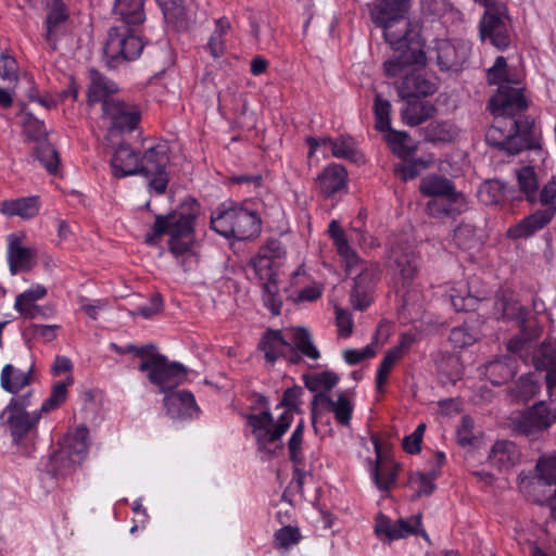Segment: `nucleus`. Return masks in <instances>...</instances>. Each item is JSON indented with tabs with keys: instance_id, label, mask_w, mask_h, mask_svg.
Masks as SVG:
<instances>
[{
	"instance_id": "obj_3",
	"label": "nucleus",
	"mask_w": 556,
	"mask_h": 556,
	"mask_svg": "<svg viewBox=\"0 0 556 556\" xmlns=\"http://www.w3.org/2000/svg\"><path fill=\"white\" fill-rule=\"evenodd\" d=\"M329 235L336 247L346 275L354 277L351 291V303L355 309H366L371 301L374 289L380 278V266L377 263L364 262L350 245L346 233L337 220L329 225Z\"/></svg>"
},
{
	"instance_id": "obj_47",
	"label": "nucleus",
	"mask_w": 556,
	"mask_h": 556,
	"mask_svg": "<svg viewBox=\"0 0 556 556\" xmlns=\"http://www.w3.org/2000/svg\"><path fill=\"white\" fill-rule=\"evenodd\" d=\"M517 180L520 190L526 194L530 202H534L538 195V179L534 168L523 166L517 172Z\"/></svg>"
},
{
	"instance_id": "obj_30",
	"label": "nucleus",
	"mask_w": 556,
	"mask_h": 556,
	"mask_svg": "<svg viewBox=\"0 0 556 556\" xmlns=\"http://www.w3.org/2000/svg\"><path fill=\"white\" fill-rule=\"evenodd\" d=\"M520 456V451L514 442L502 440L492 446L489 459L500 471H508L519 464Z\"/></svg>"
},
{
	"instance_id": "obj_22",
	"label": "nucleus",
	"mask_w": 556,
	"mask_h": 556,
	"mask_svg": "<svg viewBox=\"0 0 556 556\" xmlns=\"http://www.w3.org/2000/svg\"><path fill=\"white\" fill-rule=\"evenodd\" d=\"M469 208V202L463 192L454 187L451 192L431 199L426 206L427 213L434 218L455 217Z\"/></svg>"
},
{
	"instance_id": "obj_16",
	"label": "nucleus",
	"mask_w": 556,
	"mask_h": 556,
	"mask_svg": "<svg viewBox=\"0 0 556 556\" xmlns=\"http://www.w3.org/2000/svg\"><path fill=\"white\" fill-rule=\"evenodd\" d=\"M102 118L110 126V132L131 131L140 119L139 109L119 99L105 100L102 106Z\"/></svg>"
},
{
	"instance_id": "obj_14",
	"label": "nucleus",
	"mask_w": 556,
	"mask_h": 556,
	"mask_svg": "<svg viewBox=\"0 0 556 556\" xmlns=\"http://www.w3.org/2000/svg\"><path fill=\"white\" fill-rule=\"evenodd\" d=\"M556 422V407L552 410L544 401L533 404L514 418L515 430L536 439Z\"/></svg>"
},
{
	"instance_id": "obj_48",
	"label": "nucleus",
	"mask_w": 556,
	"mask_h": 556,
	"mask_svg": "<svg viewBox=\"0 0 556 556\" xmlns=\"http://www.w3.org/2000/svg\"><path fill=\"white\" fill-rule=\"evenodd\" d=\"M375 112V127L382 132L390 131L391 128V103L383 99L379 93L375 97L374 104Z\"/></svg>"
},
{
	"instance_id": "obj_56",
	"label": "nucleus",
	"mask_w": 556,
	"mask_h": 556,
	"mask_svg": "<svg viewBox=\"0 0 556 556\" xmlns=\"http://www.w3.org/2000/svg\"><path fill=\"white\" fill-rule=\"evenodd\" d=\"M303 391L300 387L289 388L285 391L280 403L276 406L275 412L288 410L291 413L292 421L294 413L300 404V397Z\"/></svg>"
},
{
	"instance_id": "obj_64",
	"label": "nucleus",
	"mask_w": 556,
	"mask_h": 556,
	"mask_svg": "<svg viewBox=\"0 0 556 556\" xmlns=\"http://www.w3.org/2000/svg\"><path fill=\"white\" fill-rule=\"evenodd\" d=\"M540 203L544 205V208L556 206V177H553L541 190L539 194Z\"/></svg>"
},
{
	"instance_id": "obj_55",
	"label": "nucleus",
	"mask_w": 556,
	"mask_h": 556,
	"mask_svg": "<svg viewBox=\"0 0 556 556\" xmlns=\"http://www.w3.org/2000/svg\"><path fill=\"white\" fill-rule=\"evenodd\" d=\"M478 334L467 325L454 327L450 333V341L455 348H465L476 342Z\"/></svg>"
},
{
	"instance_id": "obj_63",
	"label": "nucleus",
	"mask_w": 556,
	"mask_h": 556,
	"mask_svg": "<svg viewBox=\"0 0 556 556\" xmlns=\"http://www.w3.org/2000/svg\"><path fill=\"white\" fill-rule=\"evenodd\" d=\"M336 319L339 334L343 338L350 337L353 331V320L351 314L345 309L337 308Z\"/></svg>"
},
{
	"instance_id": "obj_50",
	"label": "nucleus",
	"mask_w": 556,
	"mask_h": 556,
	"mask_svg": "<svg viewBox=\"0 0 556 556\" xmlns=\"http://www.w3.org/2000/svg\"><path fill=\"white\" fill-rule=\"evenodd\" d=\"M323 142L327 143V151L337 159H351L354 154V142L351 138L331 139L323 137Z\"/></svg>"
},
{
	"instance_id": "obj_5",
	"label": "nucleus",
	"mask_w": 556,
	"mask_h": 556,
	"mask_svg": "<svg viewBox=\"0 0 556 556\" xmlns=\"http://www.w3.org/2000/svg\"><path fill=\"white\" fill-rule=\"evenodd\" d=\"M245 420L257 451L267 455L275 453V448L292 425L291 413L281 410L274 414L263 396L257 397V405L245 415Z\"/></svg>"
},
{
	"instance_id": "obj_43",
	"label": "nucleus",
	"mask_w": 556,
	"mask_h": 556,
	"mask_svg": "<svg viewBox=\"0 0 556 556\" xmlns=\"http://www.w3.org/2000/svg\"><path fill=\"white\" fill-rule=\"evenodd\" d=\"M339 381V377L332 371H321L305 376L306 388L317 394H328Z\"/></svg>"
},
{
	"instance_id": "obj_25",
	"label": "nucleus",
	"mask_w": 556,
	"mask_h": 556,
	"mask_svg": "<svg viewBox=\"0 0 556 556\" xmlns=\"http://www.w3.org/2000/svg\"><path fill=\"white\" fill-rule=\"evenodd\" d=\"M304 429L305 424L304 420L301 419L295 428L293 429L287 446L289 451V458L293 464L294 472L293 479L299 486L303 483V478L305 477V447H304Z\"/></svg>"
},
{
	"instance_id": "obj_8",
	"label": "nucleus",
	"mask_w": 556,
	"mask_h": 556,
	"mask_svg": "<svg viewBox=\"0 0 556 556\" xmlns=\"http://www.w3.org/2000/svg\"><path fill=\"white\" fill-rule=\"evenodd\" d=\"M211 227L225 238L247 240L261 232V218L250 203L219 204L211 215Z\"/></svg>"
},
{
	"instance_id": "obj_37",
	"label": "nucleus",
	"mask_w": 556,
	"mask_h": 556,
	"mask_svg": "<svg viewBox=\"0 0 556 556\" xmlns=\"http://www.w3.org/2000/svg\"><path fill=\"white\" fill-rule=\"evenodd\" d=\"M114 15L127 25H137L144 21L143 0H115Z\"/></svg>"
},
{
	"instance_id": "obj_62",
	"label": "nucleus",
	"mask_w": 556,
	"mask_h": 556,
	"mask_svg": "<svg viewBox=\"0 0 556 556\" xmlns=\"http://www.w3.org/2000/svg\"><path fill=\"white\" fill-rule=\"evenodd\" d=\"M538 389L531 376H522L517 383V396L521 401H528L538 392Z\"/></svg>"
},
{
	"instance_id": "obj_61",
	"label": "nucleus",
	"mask_w": 556,
	"mask_h": 556,
	"mask_svg": "<svg viewBox=\"0 0 556 556\" xmlns=\"http://www.w3.org/2000/svg\"><path fill=\"white\" fill-rule=\"evenodd\" d=\"M323 294V286L317 282H313L302 289H300L294 295L293 301L295 303L314 302L319 299Z\"/></svg>"
},
{
	"instance_id": "obj_21",
	"label": "nucleus",
	"mask_w": 556,
	"mask_h": 556,
	"mask_svg": "<svg viewBox=\"0 0 556 556\" xmlns=\"http://www.w3.org/2000/svg\"><path fill=\"white\" fill-rule=\"evenodd\" d=\"M23 240L24 236L18 233H10L7 237V261L13 276L20 271L30 270L37 262L36 249L24 245Z\"/></svg>"
},
{
	"instance_id": "obj_44",
	"label": "nucleus",
	"mask_w": 556,
	"mask_h": 556,
	"mask_svg": "<svg viewBox=\"0 0 556 556\" xmlns=\"http://www.w3.org/2000/svg\"><path fill=\"white\" fill-rule=\"evenodd\" d=\"M506 185L498 179H493L488 180L480 186L478 198L481 203L485 205H493L500 203L504 199Z\"/></svg>"
},
{
	"instance_id": "obj_34",
	"label": "nucleus",
	"mask_w": 556,
	"mask_h": 556,
	"mask_svg": "<svg viewBox=\"0 0 556 556\" xmlns=\"http://www.w3.org/2000/svg\"><path fill=\"white\" fill-rule=\"evenodd\" d=\"M406 100V105L401 112L402 119L406 125L414 127L433 116L435 108L429 101L418 100V98Z\"/></svg>"
},
{
	"instance_id": "obj_26",
	"label": "nucleus",
	"mask_w": 556,
	"mask_h": 556,
	"mask_svg": "<svg viewBox=\"0 0 556 556\" xmlns=\"http://www.w3.org/2000/svg\"><path fill=\"white\" fill-rule=\"evenodd\" d=\"M556 206L538 210L533 214L525 217L515 226L507 230V236L511 239H519L532 236L534 232L544 228L555 216Z\"/></svg>"
},
{
	"instance_id": "obj_10",
	"label": "nucleus",
	"mask_w": 556,
	"mask_h": 556,
	"mask_svg": "<svg viewBox=\"0 0 556 556\" xmlns=\"http://www.w3.org/2000/svg\"><path fill=\"white\" fill-rule=\"evenodd\" d=\"M88 429L79 426L64 437L60 450L54 453L47 465V470L54 477H65L79 466L88 454Z\"/></svg>"
},
{
	"instance_id": "obj_39",
	"label": "nucleus",
	"mask_w": 556,
	"mask_h": 556,
	"mask_svg": "<svg viewBox=\"0 0 556 556\" xmlns=\"http://www.w3.org/2000/svg\"><path fill=\"white\" fill-rule=\"evenodd\" d=\"M454 187L455 185L450 179L437 174H431L420 180L419 190L422 194L435 199L447 194Z\"/></svg>"
},
{
	"instance_id": "obj_23",
	"label": "nucleus",
	"mask_w": 556,
	"mask_h": 556,
	"mask_svg": "<svg viewBox=\"0 0 556 556\" xmlns=\"http://www.w3.org/2000/svg\"><path fill=\"white\" fill-rule=\"evenodd\" d=\"M437 61L441 70L457 68L468 56L470 46L466 41L438 39L435 41Z\"/></svg>"
},
{
	"instance_id": "obj_42",
	"label": "nucleus",
	"mask_w": 556,
	"mask_h": 556,
	"mask_svg": "<svg viewBox=\"0 0 556 556\" xmlns=\"http://www.w3.org/2000/svg\"><path fill=\"white\" fill-rule=\"evenodd\" d=\"M66 18L67 14L65 12V8L63 4H55V7L50 11L49 15L47 16L46 40L52 49H55L58 34L61 29V26L65 23Z\"/></svg>"
},
{
	"instance_id": "obj_58",
	"label": "nucleus",
	"mask_w": 556,
	"mask_h": 556,
	"mask_svg": "<svg viewBox=\"0 0 556 556\" xmlns=\"http://www.w3.org/2000/svg\"><path fill=\"white\" fill-rule=\"evenodd\" d=\"M0 79L10 84L18 79V68L15 59L9 54L0 55Z\"/></svg>"
},
{
	"instance_id": "obj_51",
	"label": "nucleus",
	"mask_w": 556,
	"mask_h": 556,
	"mask_svg": "<svg viewBox=\"0 0 556 556\" xmlns=\"http://www.w3.org/2000/svg\"><path fill=\"white\" fill-rule=\"evenodd\" d=\"M37 159L50 174H56L59 168V154L48 142H39L36 147Z\"/></svg>"
},
{
	"instance_id": "obj_31",
	"label": "nucleus",
	"mask_w": 556,
	"mask_h": 556,
	"mask_svg": "<svg viewBox=\"0 0 556 556\" xmlns=\"http://www.w3.org/2000/svg\"><path fill=\"white\" fill-rule=\"evenodd\" d=\"M40 200L37 195L4 200L1 202L0 212L7 217H20L30 219L38 215Z\"/></svg>"
},
{
	"instance_id": "obj_12",
	"label": "nucleus",
	"mask_w": 556,
	"mask_h": 556,
	"mask_svg": "<svg viewBox=\"0 0 556 556\" xmlns=\"http://www.w3.org/2000/svg\"><path fill=\"white\" fill-rule=\"evenodd\" d=\"M30 395L31 393L27 392L23 396L12 397L2 412V416H7L10 434L15 444H21L27 435L36 433L42 416L39 410L30 413L26 410L27 406H29Z\"/></svg>"
},
{
	"instance_id": "obj_35",
	"label": "nucleus",
	"mask_w": 556,
	"mask_h": 556,
	"mask_svg": "<svg viewBox=\"0 0 556 556\" xmlns=\"http://www.w3.org/2000/svg\"><path fill=\"white\" fill-rule=\"evenodd\" d=\"M31 374L33 367L25 371L7 364L0 375L1 388L9 393L16 394L31 382Z\"/></svg>"
},
{
	"instance_id": "obj_9",
	"label": "nucleus",
	"mask_w": 556,
	"mask_h": 556,
	"mask_svg": "<svg viewBox=\"0 0 556 556\" xmlns=\"http://www.w3.org/2000/svg\"><path fill=\"white\" fill-rule=\"evenodd\" d=\"M387 265L392 275V282L397 291L402 290L403 309L409 315L418 314L424 304V295L413 279L417 273L418 258L409 247L392 248Z\"/></svg>"
},
{
	"instance_id": "obj_18",
	"label": "nucleus",
	"mask_w": 556,
	"mask_h": 556,
	"mask_svg": "<svg viewBox=\"0 0 556 556\" xmlns=\"http://www.w3.org/2000/svg\"><path fill=\"white\" fill-rule=\"evenodd\" d=\"M143 49L141 39L127 30L121 31L117 27L111 28L109 39L104 47V53L108 58L115 60L131 61L137 59Z\"/></svg>"
},
{
	"instance_id": "obj_2",
	"label": "nucleus",
	"mask_w": 556,
	"mask_h": 556,
	"mask_svg": "<svg viewBox=\"0 0 556 556\" xmlns=\"http://www.w3.org/2000/svg\"><path fill=\"white\" fill-rule=\"evenodd\" d=\"M426 65V54L421 39H413L408 47L394 51L384 64V73L389 78H402L397 86L403 99L428 97L438 90L434 80L426 78L421 73Z\"/></svg>"
},
{
	"instance_id": "obj_27",
	"label": "nucleus",
	"mask_w": 556,
	"mask_h": 556,
	"mask_svg": "<svg viewBox=\"0 0 556 556\" xmlns=\"http://www.w3.org/2000/svg\"><path fill=\"white\" fill-rule=\"evenodd\" d=\"M317 409L328 410L334 414L337 421L343 426L350 424L353 406L349 397L339 394L337 400H332L329 394H317L313 401V419L315 420Z\"/></svg>"
},
{
	"instance_id": "obj_38",
	"label": "nucleus",
	"mask_w": 556,
	"mask_h": 556,
	"mask_svg": "<svg viewBox=\"0 0 556 556\" xmlns=\"http://www.w3.org/2000/svg\"><path fill=\"white\" fill-rule=\"evenodd\" d=\"M516 371L513 367V358L503 357L495 359L485 366V376L492 384H502L515 376Z\"/></svg>"
},
{
	"instance_id": "obj_11",
	"label": "nucleus",
	"mask_w": 556,
	"mask_h": 556,
	"mask_svg": "<svg viewBox=\"0 0 556 556\" xmlns=\"http://www.w3.org/2000/svg\"><path fill=\"white\" fill-rule=\"evenodd\" d=\"M139 369L147 372L149 381L157 387L164 396L168 392L177 391V387L187 378V371L180 363H170L164 355L157 353H151L142 359Z\"/></svg>"
},
{
	"instance_id": "obj_57",
	"label": "nucleus",
	"mask_w": 556,
	"mask_h": 556,
	"mask_svg": "<svg viewBox=\"0 0 556 556\" xmlns=\"http://www.w3.org/2000/svg\"><path fill=\"white\" fill-rule=\"evenodd\" d=\"M300 539L299 529L291 526L282 527L275 533V544L278 548L288 549L295 545Z\"/></svg>"
},
{
	"instance_id": "obj_24",
	"label": "nucleus",
	"mask_w": 556,
	"mask_h": 556,
	"mask_svg": "<svg viewBox=\"0 0 556 556\" xmlns=\"http://www.w3.org/2000/svg\"><path fill=\"white\" fill-rule=\"evenodd\" d=\"M163 404L167 415L173 419L194 418L200 413L193 394L184 389L168 392L163 399Z\"/></svg>"
},
{
	"instance_id": "obj_54",
	"label": "nucleus",
	"mask_w": 556,
	"mask_h": 556,
	"mask_svg": "<svg viewBox=\"0 0 556 556\" xmlns=\"http://www.w3.org/2000/svg\"><path fill=\"white\" fill-rule=\"evenodd\" d=\"M536 471L545 483H556V453L541 456L536 463Z\"/></svg>"
},
{
	"instance_id": "obj_60",
	"label": "nucleus",
	"mask_w": 556,
	"mask_h": 556,
	"mask_svg": "<svg viewBox=\"0 0 556 556\" xmlns=\"http://www.w3.org/2000/svg\"><path fill=\"white\" fill-rule=\"evenodd\" d=\"M426 430V425L420 424L417 426V428L414 430L413 433L409 435H406L403 439L402 446L405 452L409 454H416L420 451V444L422 441V437Z\"/></svg>"
},
{
	"instance_id": "obj_20",
	"label": "nucleus",
	"mask_w": 556,
	"mask_h": 556,
	"mask_svg": "<svg viewBox=\"0 0 556 556\" xmlns=\"http://www.w3.org/2000/svg\"><path fill=\"white\" fill-rule=\"evenodd\" d=\"M421 527V515H415L409 518H401L396 521L391 520L384 515H378L376 518L375 532L380 539L395 541L416 534Z\"/></svg>"
},
{
	"instance_id": "obj_45",
	"label": "nucleus",
	"mask_w": 556,
	"mask_h": 556,
	"mask_svg": "<svg viewBox=\"0 0 556 556\" xmlns=\"http://www.w3.org/2000/svg\"><path fill=\"white\" fill-rule=\"evenodd\" d=\"M73 383V378L67 377L64 381H59L53 384L51 394L41 404L39 412L41 414L49 413L56 409L67 397V388Z\"/></svg>"
},
{
	"instance_id": "obj_7",
	"label": "nucleus",
	"mask_w": 556,
	"mask_h": 556,
	"mask_svg": "<svg viewBox=\"0 0 556 556\" xmlns=\"http://www.w3.org/2000/svg\"><path fill=\"white\" fill-rule=\"evenodd\" d=\"M260 348L270 365L279 358L295 364L301 358L299 353L313 361L320 356L309 332L304 328H291L285 334L279 330H268L264 333Z\"/></svg>"
},
{
	"instance_id": "obj_13",
	"label": "nucleus",
	"mask_w": 556,
	"mask_h": 556,
	"mask_svg": "<svg viewBox=\"0 0 556 556\" xmlns=\"http://www.w3.org/2000/svg\"><path fill=\"white\" fill-rule=\"evenodd\" d=\"M169 148L165 142H160L148 148L144 153L139 156L138 175H143L149 179L150 189L157 194L165 192L169 176L167 165Z\"/></svg>"
},
{
	"instance_id": "obj_49",
	"label": "nucleus",
	"mask_w": 556,
	"mask_h": 556,
	"mask_svg": "<svg viewBox=\"0 0 556 556\" xmlns=\"http://www.w3.org/2000/svg\"><path fill=\"white\" fill-rule=\"evenodd\" d=\"M435 472L424 473L416 471L409 476L408 485L416 492L417 496L429 495L435 489Z\"/></svg>"
},
{
	"instance_id": "obj_33",
	"label": "nucleus",
	"mask_w": 556,
	"mask_h": 556,
	"mask_svg": "<svg viewBox=\"0 0 556 556\" xmlns=\"http://www.w3.org/2000/svg\"><path fill=\"white\" fill-rule=\"evenodd\" d=\"M346 176L343 166L331 164L317 177V186L325 195L330 197L346 186Z\"/></svg>"
},
{
	"instance_id": "obj_17",
	"label": "nucleus",
	"mask_w": 556,
	"mask_h": 556,
	"mask_svg": "<svg viewBox=\"0 0 556 556\" xmlns=\"http://www.w3.org/2000/svg\"><path fill=\"white\" fill-rule=\"evenodd\" d=\"M491 292L478 277L459 281L450 289V300L456 311H472L479 302L489 298Z\"/></svg>"
},
{
	"instance_id": "obj_40",
	"label": "nucleus",
	"mask_w": 556,
	"mask_h": 556,
	"mask_svg": "<svg viewBox=\"0 0 556 556\" xmlns=\"http://www.w3.org/2000/svg\"><path fill=\"white\" fill-rule=\"evenodd\" d=\"M230 29V22L226 17H220L215 21V28L210 36L205 49L214 59L220 58L225 52L224 37Z\"/></svg>"
},
{
	"instance_id": "obj_4",
	"label": "nucleus",
	"mask_w": 556,
	"mask_h": 556,
	"mask_svg": "<svg viewBox=\"0 0 556 556\" xmlns=\"http://www.w3.org/2000/svg\"><path fill=\"white\" fill-rule=\"evenodd\" d=\"M198 215L197 204L188 208L181 207L166 216H157L152 227V233L147 241L155 244L165 233L169 236L168 250L182 264L194 257V220Z\"/></svg>"
},
{
	"instance_id": "obj_36",
	"label": "nucleus",
	"mask_w": 556,
	"mask_h": 556,
	"mask_svg": "<svg viewBox=\"0 0 556 556\" xmlns=\"http://www.w3.org/2000/svg\"><path fill=\"white\" fill-rule=\"evenodd\" d=\"M90 86L88 88L89 103L102 102L105 100H113L110 96L117 91V86L112 80L104 77L98 71L91 70L89 73Z\"/></svg>"
},
{
	"instance_id": "obj_6",
	"label": "nucleus",
	"mask_w": 556,
	"mask_h": 556,
	"mask_svg": "<svg viewBox=\"0 0 556 556\" xmlns=\"http://www.w3.org/2000/svg\"><path fill=\"white\" fill-rule=\"evenodd\" d=\"M408 0H377L372 4L371 20L383 29L386 41L394 51L408 47L413 39H420L419 31L406 18Z\"/></svg>"
},
{
	"instance_id": "obj_28",
	"label": "nucleus",
	"mask_w": 556,
	"mask_h": 556,
	"mask_svg": "<svg viewBox=\"0 0 556 556\" xmlns=\"http://www.w3.org/2000/svg\"><path fill=\"white\" fill-rule=\"evenodd\" d=\"M139 156L127 143H121L111 159V168L114 177L124 178L138 175Z\"/></svg>"
},
{
	"instance_id": "obj_29",
	"label": "nucleus",
	"mask_w": 556,
	"mask_h": 556,
	"mask_svg": "<svg viewBox=\"0 0 556 556\" xmlns=\"http://www.w3.org/2000/svg\"><path fill=\"white\" fill-rule=\"evenodd\" d=\"M533 364L538 370H545V382L551 392L556 388V341L542 343L533 355Z\"/></svg>"
},
{
	"instance_id": "obj_41",
	"label": "nucleus",
	"mask_w": 556,
	"mask_h": 556,
	"mask_svg": "<svg viewBox=\"0 0 556 556\" xmlns=\"http://www.w3.org/2000/svg\"><path fill=\"white\" fill-rule=\"evenodd\" d=\"M384 139L393 153L403 160L412 156L415 152L412 139L405 131L391 129L386 132Z\"/></svg>"
},
{
	"instance_id": "obj_59",
	"label": "nucleus",
	"mask_w": 556,
	"mask_h": 556,
	"mask_svg": "<svg viewBox=\"0 0 556 556\" xmlns=\"http://www.w3.org/2000/svg\"><path fill=\"white\" fill-rule=\"evenodd\" d=\"M457 441L462 446L472 445L476 441L473 434V420L469 416L462 418L460 425L457 429Z\"/></svg>"
},
{
	"instance_id": "obj_15",
	"label": "nucleus",
	"mask_w": 556,
	"mask_h": 556,
	"mask_svg": "<svg viewBox=\"0 0 556 556\" xmlns=\"http://www.w3.org/2000/svg\"><path fill=\"white\" fill-rule=\"evenodd\" d=\"M481 38L498 49H504L509 43V18L506 7L503 4L491 5L485 9L480 27Z\"/></svg>"
},
{
	"instance_id": "obj_1",
	"label": "nucleus",
	"mask_w": 556,
	"mask_h": 556,
	"mask_svg": "<svg viewBox=\"0 0 556 556\" xmlns=\"http://www.w3.org/2000/svg\"><path fill=\"white\" fill-rule=\"evenodd\" d=\"M490 84L498 85L497 93L489 102V109L494 115L493 125L485 134V140L490 146L516 154L520 151L517 144L519 132L515 114L527 108L519 81L508 79L507 63L504 56H497L493 66L489 70Z\"/></svg>"
},
{
	"instance_id": "obj_53",
	"label": "nucleus",
	"mask_w": 556,
	"mask_h": 556,
	"mask_svg": "<svg viewBox=\"0 0 556 556\" xmlns=\"http://www.w3.org/2000/svg\"><path fill=\"white\" fill-rule=\"evenodd\" d=\"M457 135L455 126L447 122L433 123L427 127V138L431 141L448 142Z\"/></svg>"
},
{
	"instance_id": "obj_19",
	"label": "nucleus",
	"mask_w": 556,
	"mask_h": 556,
	"mask_svg": "<svg viewBox=\"0 0 556 556\" xmlns=\"http://www.w3.org/2000/svg\"><path fill=\"white\" fill-rule=\"evenodd\" d=\"M376 459L371 463L370 477L375 485L383 492L390 491L396 483L400 465L381 451L379 440L372 438Z\"/></svg>"
},
{
	"instance_id": "obj_32",
	"label": "nucleus",
	"mask_w": 556,
	"mask_h": 556,
	"mask_svg": "<svg viewBox=\"0 0 556 556\" xmlns=\"http://www.w3.org/2000/svg\"><path fill=\"white\" fill-rule=\"evenodd\" d=\"M46 295L47 289L42 285H33L29 289L15 298L14 308L23 317L34 319L41 312V308L36 302L43 299Z\"/></svg>"
},
{
	"instance_id": "obj_46",
	"label": "nucleus",
	"mask_w": 556,
	"mask_h": 556,
	"mask_svg": "<svg viewBox=\"0 0 556 556\" xmlns=\"http://www.w3.org/2000/svg\"><path fill=\"white\" fill-rule=\"evenodd\" d=\"M251 265L260 280H270V278L276 275L274 269L275 261L269 255V251L266 248L260 250V252L252 258Z\"/></svg>"
},
{
	"instance_id": "obj_52",
	"label": "nucleus",
	"mask_w": 556,
	"mask_h": 556,
	"mask_svg": "<svg viewBox=\"0 0 556 556\" xmlns=\"http://www.w3.org/2000/svg\"><path fill=\"white\" fill-rule=\"evenodd\" d=\"M454 240L463 250H471L479 244L476 228L470 224H462L454 230Z\"/></svg>"
}]
</instances>
